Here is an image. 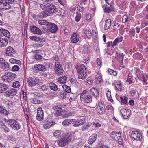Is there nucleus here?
<instances>
[{"instance_id":"nucleus-35","label":"nucleus","mask_w":148,"mask_h":148,"mask_svg":"<svg viewBox=\"0 0 148 148\" xmlns=\"http://www.w3.org/2000/svg\"><path fill=\"white\" fill-rule=\"evenodd\" d=\"M95 80L97 84H99L102 81V77L101 74L98 72L95 76Z\"/></svg>"},{"instance_id":"nucleus-39","label":"nucleus","mask_w":148,"mask_h":148,"mask_svg":"<svg viewBox=\"0 0 148 148\" xmlns=\"http://www.w3.org/2000/svg\"><path fill=\"white\" fill-rule=\"evenodd\" d=\"M130 93L132 97H135V98H137L139 96L138 92L136 90H131L130 92Z\"/></svg>"},{"instance_id":"nucleus-36","label":"nucleus","mask_w":148,"mask_h":148,"mask_svg":"<svg viewBox=\"0 0 148 148\" xmlns=\"http://www.w3.org/2000/svg\"><path fill=\"white\" fill-rule=\"evenodd\" d=\"M106 94L107 96L108 100L112 102H114V101L112 99V98L111 96V92L110 90L107 89L106 90Z\"/></svg>"},{"instance_id":"nucleus-47","label":"nucleus","mask_w":148,"mask_h":148,"mask_svg":"<svg viewBox=\"0 0 148 148\" xmlns=\"http://www.w3.org/2000/svg\"><path fill=\"white\" fill-rule=\"evenodd\" d=\"M9 61L12 64H17L18 65L21 64V62L19 60H16L13 58L10 59Z\"/></svg>"},{"instance_id":"nucleus-57","label":"nucleus","mask_w":148,"mask_h":148,"mask_svg":"<svg viewBox=\"0 0 148 148\" xmlns=\"http://www.w3.org/2000/svg\"><path fill=\"white\" fill-rule=\"evenodd\" d=\"M62 108L61 106L59 105H54L52 109L55 111L58 110L60 109H61Z\"/></svg>"},{"instance_id":"nucleus-58","label":"nucleus","mask_w":148,"mask_h":148,"mask_svg":"<svg viewBox=\"0 0 148 148\" xmlns=\"http://www.w3.org/2000/svg\"><path fill=\"white\" fill-rule=\"evenodd\" d=\"M124 56V55L122 53H119L118 55L117 58L119 61L120 60L121 61H123Z\"/></svg>"},{"instance_id":"nucleus-64","label":"nucleus","mask_w":148,"mask_h":148,"mask_svg":"<svg viewBox=\"0 0 148 148\" xmlns=\"http://www.w3.org/2000/svg\"><path fill=\"white\" fill-rule=\"evenodd\" d=\"M129 34L131 37L134 36L135 35V31L134 30L132 29H130Z\"/></svg>"},{"instance_id":"nucleus-62","label":"nucleus","mask_w":148,"mask_h":148,"mask_svg":"<svg viewBox=\"0 0 148 148\" xmlns=\"http://www.w3.org/2000/svg\"><path fill=\"white\" fill-rule=\"evenodd\" d=\"M116 140H116L117 141L118 144L121 145H123V142L122 139L121 138V136H119L117 139Z\"/></svg>"},{"instance_id":"nucleus-63","label":"nucleus","mask_w":148,"mask_h":148,"mask_svg":"<svg viewBox=\"0 0 148 148\" xmlns=\"http://www.w3.org/2000/svg\"><path fill=\"white\" fill-rule=\"evenodd\" d=\"M20 69L19 67L17 65H15L12 68V71H17Z\"/></svg>"},{"instance_id":"nucleus-49","label":"nucleus","mask_w":148,"mask_h":148,"mask_svg":"<svg viewBox=\"0 0 148 148\" xmlns=\"http://www.w3.org/2000/svg\"><path fill=\"white\" fill-rule=\"evenodd\" d=\"M130 19L127 14H125L122 17V21L123 23H125L129 21Z\"/></svg>"},{"instance_id":"nucleus-61","label":"nucleus","mask_w":148,"mask_h":148,"mask_svg":"<svg viewBox=\"0 0 148 148\" xmlns=\"http://www.w3.org/2000/svg\"><path fill=\"white\" fill-rule=\"evenodd\" d=\"M106 108L108 112L111 113L113 111V108L111 106H108Z\"/></svg>"},{"instance_id":"nucleus-28","label":"nucleus","mask_w":148,"mask_h":148,"mask_svg":"<svg viewBox=\"0 0 148 148\" xmlns=\"http://www.w3.org/2000/svg\"><path fill=\"white\" fill-rule=\"evenodd\" d=\"M123 37L122 36H121L119 38H116L114 40L112 44V47L114 48V47L116 46L117 43H119L122 42L123 40Z\"/></svg>"},{"instance_id":"nucleus-37","label":"nucleus","mask_w":148,"mask_h":148,"mask_svg":"<svg viewBox=\"0 0 148 148\" xmlns=\"http://www.w3.org/2000/svg\"><path fill=\"white\" fill-rule=\"evenodd\" d=\"M0 127L4 130L5 132H8L10 131L9 129L2 121H0Z\"/></svg>"},{"instance_id":"nucleus-15","label":"nucleus","mask_w":148,"mask_h":148,"mask_svg":"<svg viewBox=\"0 0 148 148\" xmlns=\"http://www.w3.org/2000/svg\"><path fill=\"white\" fill-rule=\"evenodd\" d=\"M48 28L49 31L52 33L56 32L58 29L57 25L52 23H49L48 25Z\"/></svg>"},{"instance_id":"nucleus-13","label":"nucleus","mask_w":148,"mask_h":148,"mask_svg":"<svg viewBox=\"0 0 148 148\" xmlns=\"http://www.w3.org/2000/svg\"><path fill=\"white\" fill-rule=\"evenodd\" d=\"M44 117L43 111L41 107H39L38 108L37 114L36 118L37 120L41 121L43 120Z\"/></svg>"},{"instance_id":"nucleus-48","label":"nucleus","mask_w":148,"mask_h":148,"mask_svg":"<svg viewBox=\"0 0 148 148\" xmlns=\"http://www.w3.org/2000/svg\"><path fill=\"white\" fill-rule=\"evenodd\" d=\"M38 23L40 25L46 26H48L49 23L47 21L43 20H39Z\"/></svg>"},{"instance_id":"nucleus-20","label":"nucleus","mask_w":148,"mask_h":148,"mask_svg":"<svg viewBox=\"0 0 148 148\" xmlns=\"http://www.w3.org/2000/svg\"><path fill=\"white\" fill-rule=\"evenodd\" d=\"M30 30L34 34H41L42 33V32L40 29L34 26H30Z\"/></svg>"},{"instance_id":"nucleus-21","label":"nucleus","mask_w":148,"mask_h":148,"mask_svg":"<svg viewBox=\"0 0 148 148\" xmlns=\"http://www.w3.org/2000/svg\"><path fill=\"white\" fill-rule=\"evenodd\" d=\"M8 43V40L7 38H0V48H1L6 47Z\"/></svg>"},{"instance_id":"nucleus-8","label":"nucleus","mask_w":148,"mask_h":148,"mask_svg":"<svg viewBox=\"0 0 148 148\" xmlns=\"http://www.w3.org/2000/svg\"><path fill=\"white\" fill-rule=\"evenodd\" d=\"M96 110L99 115H102L105 113V107L103 101H101L99 103L96 107Z\"/></svg>"},{"instance_id":"nucleus-6","label":"nucleus","mask_w":148,"mask_h":148,"mask_svg":"<svg viewBox=\"0 0 148 148\" xmlns=\"http://www.w3.org/2000/svg\"><path fill=\"white\" fill-rule=\"evenodd\" d=\"M7 122L11 127L15 130H18L21 127L19 123L16 120L9 119L8 120Z\"/></svg>"},{"instance_id":"nucleus-2","label":"nucleus","mask_w":148,"mask_h":148,"mask_svg":"<svg viewBox=\"0 0 148 148\" xmlns=\"http://www.w3.org/2000/svg\"><path fill=\"white\" fill-rule=\"evenodd\" d=\"M78 77L79 79H84L86 78L87 75V70L86 67L83 64L77 66L76 68Z\"/></svg>"},{"instance_id":"nucleus-33","label":"nucleus","mask_w":148,"mask_h":148,"mask_svg":"<svg viewBox=\"0 0 148 148\" xmlns=\"http://www.w3.org/2000/svg\"><path fill=\"white\" fill-rule=\"evenodd\" d=\"M135 71L136 75L139 79L144 75L140 71L139 68H136Z\"/></svg>"},{"instance_id":"nucleus-12","label":"nucleus","mask_w":148,"mask_h":148,"mask_svg":"<svg viewBox=\"0 0 148 148\" xmlns=\"http://www.w3.org/2000/svg\"><path fill=\"white\" fill-rule=\"evenodd\" d=\"M132 138L137 141L140 140L142 139V135L141 133L138 131H133L131 134Z\"/></svg>"},{"instance_id":"nucleus-55","label":"nucleus","mask_w":148,"mask_h":148,"mask_svg":"<svg viewBox=\"0 0 148 148\" xmlns=\"http://www.w3.org/2000/svg\"><path fill=\"white\" fill-rule=\"evenodd\" d=\"M47 16H48V14L44 11L41 12L39 14V16L41 18H45Z\"/></svg>"},{"instance_id":"nucleus-52","label":"nucleus","mask_w":148,"mask_h":148,"mask_svg":"<svg viewBox=\"0 0 148 148\" xmlns=\"http://www.w3.org/2000/svg\"><path fill=\"white\" fill-rule=\"evenodd\" d=\"M121 102L123 104H126L127 103V97L126 96H121L120 97Z\"/></svg>"},{"instance_id":"nucleus-38","label":"nucleus","mask_w":148,"mask_h":148,"mask_svg":"<svg viewBox=\"0 0 148 148\" xmlns=\"http://www.w3.org/2000/svg\"><path fill=\"white\" fill-rule=\"evenodd\" d=\"M0 30L4 36L8 38H9L10 37V33L8 30L2 28H1Z\"/></svg>"},{"instance_id":"nucleus-51","label":"nucleus","mask_w":148,"mask_h":148,"mask_svg":"<svg viewBox=\"0 0 148 148\" xmlns=\"http://www.w3.org/2000/svg\"><path fill=\"white\" fill-rule=\"evenodd\" d=\"M127 81L130 84L133 83L134 82L133 77L130 76V74H129L127 80Z\"/></svg>"},{"instance_id":"nucleus-3","label":"nucleus","mask_w":148,"mask_h":148,"mask_svg":"<svg viewBox=\"0 0 148 148\" xmlns=\"http://www.w3.org/2000/svg\"><path fill=\"white\" fill-rule=\"evenodd\" d=\"M80 99L84 103L88 104L92 102V98L88 91L84 90L80 94Z\"/></svg>"},{"instance_id":"nucleus-14","label":"nucleus","mask_w":148,"mask_h":148,"mask_svg":"<svg viewBox=\"0 0 148 148\" xmlns=\"http://www.w3.org/2000/svg\"><path fill=\"white\" fill-rule=\"evenodd\" d=\"M120 112L125 119H127L129 118L130 117L131 113L130 110L124 108L121 110Z\"/></svg>"},{"instance_id":"nucleus-59","label":"nucleus","mask_w":148,"mask_h":148,"mask_svg":"<svg viewBox=\"0 0 148 148\" xmlns=\"http://www.w3.org/2000/svg\"><path fill=\"white\" fill-rule=\"evenodd\" d=\"M81 17V15L80 13L78 12L76 13V16L75 17V21L77 22H79L80 20Z\"/></svg>"},{"instance_id":"nucleus-7","label":"nucleus","mask_w":148,"mask_h":148,"mask_svg":"<svg viewBox=\"0 0 148 148\" xmlns=\"http://www.w3.org/2000/svg\"><path fill=\"white\" fill-rule=\"evenodd\" d=\"M27 81L30 87H32L35 86L39 82V80L37 77L34 76L28 78Z\"/></svg>"},{"instance_id":"nucleus-60","label":"nucleus","mask_w":148,"mask_h":148,"mask_svg":"<svg viewBox=\"0 0 148 148\" xmlns=\"http://www.w3.org/2000/svg\"><path fill=\"white\" fill-rule=\"evenodd\" d=\"M90 127L89 124L88 123H87L86 124L83 126L82 127V130L83 131H86Z\"/></svg>"},{"instance_id":"nucleus-4","label":"nucleus","mask_w":148,"mask_h":148,"mask_svg":"<svg viewBox=\"0 0 148 148\" xmlns=\"http://www.w3.org/2000/svg\"><path fill=\"white\" fill-rule=\"evenodd\" d=\"M71 136L70 134H68L62 136L60 140H57L58 145L61 147H64L66 146L71 141Z\"/></svg>"},{"instance_id":"nucleus-40","label":"nucleus","mask_w":148,"mask_h":148,"mask_svg":"<svg viewBox=\"0 0 148 148\" xmlns=\"http://www.w3.org/2000/svg\"><path fill=\"white\" fill-rule=\"evenodd\" d=\"M50 88L52 90L56 91L57 90L58 88L57 86L53 83H50L49 84Z\"/></svg>"},{"instance_id":"nucleus-9","label":"nucleus","mask_w":148,"mask_h":148,"mask_svg":"<svg viewBox=\"0 0 148 148\" xmlns=\"http://www.w3.org/2000/svg\"><path fill=\"white\" fill-rule=\"evenodd\" d=\"M0 67L3 70L5 71L10 69L9 64L3 58H0Z\"/></svg>"},{"instance_id":"nucleus-29","label":"nucleus","mask_w":148,"mask_h":148,"mask_svg":"<svg viewBox=\"0 0 148 148\" xmlns=\"http://www.w3.org/2000/svg\"><path fill=\"white\" fill-rule=\"evenodd\" d=\"M111 20L110 19H108L105 21L104 29H109L111 27Z\"/></svg>"},{"instance_id":"nucleus-1","label":"nucleus","mask_w":148,"mask_h":148,"mask_svg":"<svg viewBox=\"0 0 148 148\" xmlns=\"http://www.w3.org/2000/svg\"><path fill=\"white\" fill-rule=\"evenodd\" d=\"M40 8L43 10L51 14H55L56 15L60 16H65V14L63 12L62 13L61 12V11L58 12V9L56 6L53 5L49 4L48 5H42V4L40 5Z\"/></svg>"},{"instance_id":"nucleus-56","label":"nucleus","mask_w":148,"mask_h":148,"mask_svg":"<svg viewBox=\"0 0 148 148\" xmlns=\"http://www.w3.org/2000/svg\"><path fill=\"white\" fill-rule=\"evenodd\" d=\"M0 113L2 114H5L7 115L8 114L7 111L5 109H4L2 107L0 106Z\"/></svg>"},{"instance_id":"nucleus-42","label":"nucleus","mask_w":148,"mask_h":148,"mask_svg":"<svg viewBox=\"0 0 148 148\" xmlns=\"http://www.w3.org/2000/svg\"><path fill=\"white\" fill-rule=\"evenodd\" d=\"M30 101L32 103L34 104H40L42 103L41 100H38L37 98H31L30 99Z\"/></svg>"},{"instance_id":"nucleus-45","label":"nucleus","mask_w":148,"mask_h":148,"mask_svg":"<svg viewBox=\"0 0 148 148\" xmlns=\"http://www.w3.org/2000/svg\"><path fill=\"white\" fill-rule=\"evenodd\" d=\"M108 73L111 75L116 76L117 75L118 72L116 71H114L110 69H108Z\"/></svg>"},{"instance_id":"nucleus-46","label":"nucleus","mask_w":148,"mask_h":148,"mask_svg":"<svg viewBox=\"0 0 148 148\" xmlns=\"http://www.w3.org/2000/svg\"><path fill=\"white\" fill-rule=\"evenodd\" d=\"M85 34L88 39H90L92 36V32L90 30H86L84 32Z\"/></svg>"},{"instance_id":"nucleus-54","label":"nucleus","mask_w":148,"mask_h":148,"mask_svg":"<svg viewBox=\"0 0 148 148\" xmlns=\"http://www.w3.org/2000/svg\"><path fill=\"white\" fill-rule=\"evenodd\" d=\"M61 132L59 130H56L53 133L54 136L57 138H58L61 136Z\"/></svg>"},{"instance_id":"nucleus-43","label":"nucleus","mask_w":148,"mask_h":148,"mask_svg":"<svg viewBox=\"0 0 148 148\" xmlns=\"http://www.w3.org/2000/svg\"><path fill=\"white\" fill-rule=\"evenodd\" d=\"M62 88L64 92L67 93H69L71 92L70 88L66 85L64 84L62 86Z\"/></svg>"},{"instance_id":"nucleus-24","label":"nucleus","mask_w":148,"mask_h":148,"mask_svg":"<svg viewBox=\"0 0 148 148\" xmlns=\"http://www.w3.org/2000/svg\"><path fill=\"white\" fill-rule=\"evenodd\" d=\"M114 84L116 90L121 91L122 90V83L121 81L117 80L114 82Z\"/></svg>"},{"instance_id":"nucleus-5","label":"nucleus","mask_w":148,"mask_h":148,"mask_svg":"<svg viewBox=\"0 0 148 148\" xmlns=\"http://www.w3.org/2000/svg\"><path fill=\"white\" fill-rule=\"evenodd\" d=\"M16 77V75L13 73L7 72L5 73L1 77L2 80L6 82H10L13 80Z\"/></svg>"},{"instance_id":"nucleus-16","label":"nucleus","mask_w":148,"mask_h":148,"mask_svg":"<svg viewBox=\"0 0 148 148\" xmlns=\"http://www.w3.org/2000/svg\"><path fill=\"white\" fill-rule=\"evenodd\" d=\"M5 53L7 56L11 57L15 53V51L14 49L11 47L8 46L6 48V51Z\"/></svg>"},{"instance_id":"nucleus-17","label":"nucleus","mask_w":148,"mask_h":148,"mask_svg":"<svg viewBox=\"0 0 148 148\" xmlns=\"http://www.w3.org/2000/svg\"><path fill=\"white\" fill-rule=\"evenodd\" d=\"M16 93L17 90L16 89L11 88L5 92V95L6 97H9L15 95Z\"/></svg>"},{"instance_id":"nucleus-30","label":"nucleus","mask_w":148,"mask_h":148,"mask_svg":"<svg viewBox=\"0 0 148 148\" xmlns=\"http://www.w3.org/2000/svg\"><path fill=\"white\" fill-rule=\"evenodd\" d=\"M8 86L5 84L0 83V94L3 93L8 89Z\"/></svg>"},{"instance_id":"nucleus-11","label":"nucleus","mask_w":148,"mask_h":148,"mask_svg":"<svg viewBox=\"0 0 148 148\" xmlns=\"http://www.w3.org/2000/svg\"><path fill=\"white\" fill-rule=\"evenodd\" d=\"M81 39L79 35L77 32H74L71 36L70 40L72 43L75 44L79 41Z\"/></svg>"},{"instance_id":"nucleus-32","label":"nucleus","mask_w":148,"mask_h":148,"mask_svg":"<svg viewBox=\"0 0 148 148\" xmlns=\"http://www.w3.org/2000/svg\"><path fill=\"white\" fill-rule=\"evenodd\" d=\"M90 51V50L88 46L86 45H84L83 47L82 53L84 54V55L86 56Z\"/></svg>"},{"instance_id":"nucleus-25","label":"nucleus","mask_w":148,"mask_h":148,"mask_svg":"<svg viewBox=\"0 0 148 148\" xmlns=\"http://www.w3.org/2000/svg\"><path fill=\"white\" fill-rule=\"evenodd\" d=\"M114 10V7L111 4H109L108 6H106L104 9V12L107 13H109Z\"/></svg>"},{"instance_id":"nucleus-27","label":"nucleus","mask_w":148,"mask_h":148,"mask_svg":"<svg viewBox=\"0 0 148 148\" xmlns=\"http://www.w3.org/2000/svg\"><path fill=\"white\" fill-rule=\"evenodd\" d=\"M67 79V77L66 75L60 77L58 79V82L61 84L66 83Z\"/></svg>"},{"instance_id":"nucleus-19","label":"nucleus","mask_w":148,"mask_h":148,"mask_svg":"<svg viewBox=\"0 0 148 148\" xmlns=\"http://www.w3.org/2000/svg\"><path fill=\"white\" fill-rule=\"evenodd\" d=\"M97 138V135L95 134H93L89 138L88 142V144L91 145L94 143Z\"/></svg>"},{"instance_id":"nucleus-41","label":"nucleus","mask_w":148,"mask_h":148,"mask_svg":"<svg viewBox=\"0 0 148 148\" xmlns=\"http://www.w3.org/2000/svg\"><path fill=\"white\" fill-rule=\"evenodd\" d=\"M148 79V76H146V77H145L144 75L141 77V78H140L139 80L142 81L143 85H144L145 84H148V81H147Z\"/></svg>"},{"instance_id":"nucleus-53","label":"nucleus","mask_w":148,"mask_h":148,"mask_svg":"<svg viewBox=\"0 0 148 148\" xmlns=\"http://www.w3.org/2000/svg\"><path fill=\"white\" fill-rule=\"evenodd\" d=\"M20 86V83L18 81H16L13 82L12 86L13 88H18Z\"/></svg>"},{"instance_id":"nucleus-50","label":"nucleus","mask_w":148,"mask_h":148,"mask_svg":"<svg viewBox=\"0 0 148 148\" xmlns=\"http://www.w3.org/2000/svg\"><path fill=\"white\" fill-rule=\"evenodd\" d=\"M63 110L61 109L58 110L56 111V112L54 113V116L56 117H58L62 115V112H63Z\"/></svg>"},{"instance_id":"nucleus-34","label":"nucleus","mask_w":148,"mask_h":148,"mask_svg":"<svg viewBox=\"0 0 148 148\" xmlns=\"http://www.w3.org/2000/svg\"><path fill=\"white\" fill-rule=\"evenodd\" d=\"M73 120H75V119H66L63 121L62 122V124L64 125L67 126L68 125L73 123Z\"/></svg>"},{"instance_id":"nucleus-23","label":"nucleus","mask_w":148,"mask_h":148,"mask_svg":"<svg viewBox=\"0 0 148 148\" xmlns=\"http://www.w3.org/2000/svg\"><path fill=\"white\" fill-rule=\"evenodd\" d=\"M73 123H74L73 125L74 127H78L84 124V121L83 119H81L77 120L75 119V120L73 121Z\"/></svg>"},{"instance_id":"nucleus-22","label":"nucleus","mask_w":148,"mask_h":148,"mask_svg":"<svg viewBox=\"0 0 148 148\" xmlns=\"http://www.w3.org/2000/svg\"><path fill=\"white\" fill-rule=\"evenodd\" d=\"M121 134L120 132L113 131L110 135V136L112 139L117 140V139L119 136H121Z\"/></svg>"},{"instance_id":"nucleus-18","label":"nucleus","mask_w":148,"mask_h":148,"mask_svg":"<svg viewBox=\"0 0 148 148\" xmlns=\"http://www.w3.org/2000/svg\"><path fill=\"white\" fill-rule=\"evenodd\" d=\"M90 92L94 97L96 98H98L99 95V92L98 88H92L90 90Z\"/></svg>"},{"instance_id":"nucleus-31","label":"nucleus","mask_w":148,"mask_h":148,"mask_svg":"<svg viewBox=\"0 0 148 148\" xmlns=\"http://www.w3.org/2000/svg\"><path fill=\"white\" fill-rule=\"evenodd\" d=\"M55 124V122L54 121H47V123L44 124L43 127L45 129H48Z\"/></svg>"},{"instance_id":"nucleus-26","label":"nucleus","mask_w":148,"mask_h":148,"mask_svg":"<svg viewBox=\"0 0 148 148\" xmlns=\"http://www.w3.org/2000/svg\"><path fill=\"white\" fill-rule=\"evenodd\" d=\"M34 67L35 69L39 71H45L46 70V68L45 66L40 64H36Z\"/></svg>"},{"instance_id":"nucleus-10","label":"nucleus","mask_w":148,"mask_h":148,"mask_svg":"<svg viewBox=\"0 0 148 148\" xmlns=\"http://www.w3.org/2000/svg\"><path fill=\"white\" fill-rule=\"evenodd\" d=\"M54 70L55 73L58 75H62L64 71L62 65L58 62L55 63Z\"/></svg>"},{"instance_id":"nucleus-44","label":"nucleus","mask_w":148,"mask_h":148,"mask_svg":"<svg viewBox=\"0 0 148 148\" xmlns=\"http://www.w3.org/2000/svg\"><path fill=\"white\" fill-rule=\"evenodd\" d=\"M76 113L75 111H72L70 112L66 113L65 114L63 115V117H69L74 116Z\"/></svg>"}]
</instances>
